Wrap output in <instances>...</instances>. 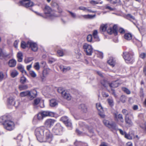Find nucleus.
Segmentation results:
<instances>
[{
  "instance_id": "ea45409f",
  "label": "nucleus",
  "mask_w": 146,
  "mask_h": 146,
  "mask_svg": "<svg viewBox=\"0 0 146 146\" xmlns=\"http://www.w3.org/2000/svg\"><path fill=\"white\" fill-rule=\"evenodd\" d=\"M65 124L68 127H71L72 124L70 121L68 119L65 123Z\"/></svg>"
},
{
  "instance_id": "8fccbe9b",
  "label": "nucleus",
  "mask_w": 146,
  "mask_h": 146,
  "mask_svg": "<svg viewBox=\"0 0 146 146\" xmlns=\"http://www.w3.org/2000/svg\"><path fill=\"white\" fill-rule=\"evenodd\" d=\"M103 122L106 126L108 127H109L110 123L108 121L105 119L103 121Z\"/></svg>"
},
{
  "instance_id": "f8f14e48",
  "label": "nucleus",
  "mask_w": 146,
  "mask_h": 146,
  "mask_svg": "<svg viewBox=\"0 0 146 146\" xmlns=\"http://www.w3.org/2000/svg\"><path fill=\"white\" fill-rule=\"evenodd\" d=\"M108 33L111 34L114 33L116 35H117V26L116 25H114L113 28H110L107 30Z\"/></svg>"
},
{
  "instance_id": "c85d7f7f",
  "label": "nucleus",
  "mask_w": 146,
  "mask_h": 146,
  "mask_svg": "<svg viewBox=\"0 0 146 146\" xmlns=\"http://www.w3.org/2000/svg\"><path fill=\"white\" fill-rule=\"evenodd\" d=\"M19 74L18 72L16 70H13L11 72V77L14 78L17 76Z\"/></svg>"
},
{
  "instance_id": "58836bf2",
  "label": "nucleus",
  "mask_w": 146,
  "mask_h": 146,
  "mask_svg": "<svg viewBox=\"0 0 146 146\" xmlns=\"http://www.w3.org/2000/svg\"><path fill=\"white\" fill-rule=\"evenodd\" d=\"M98 114L102 118L104 117L105 115L104 113L103 110H102L99 111Z\"/></svg>"
},
{
  "instance_id": "bf43d9fd",
  "label": "nucleus",
  "mask_w": 146,
  "mask_h": 146,
  "mask_svg": "<svg viewBox=\"0 0 146 146\" xmlns=\"http://www.w3.org/2000/svg\"><path fill=\"white\" fill-rule=\"evenodd\" d=\"M105 8L106 9H109L110 11H113V9L111 8L108 5H106L105 6Z\"/></svg>"
},
{
  "instance_id": "052dcab7",
  "label": "nucleus",
  "mask_w": 146,
  "mask_h": 146,
  "mask_svg": "<svg viewBox=\"0 0 146 146\" xmlns=\"http://www.w3.org/2000/svg\"><path fill=\"white\" fill-rule=\"evenodd\" d=\"M119 31L121 33H125L124 29L122 28H120L119 30Z\"/></svg>"
},
{
  "instance_id": "393cba45",
  "label": "nucleus",
  "mask_w": 146,
  "mask_h": 146,
  "mask_svg": "<svg viewBox=\"0 0 146 146\" xmlns=\"http://www.w3.org/2000/svg\"><path fill=\"white\" fill-rule=\"evenodd\" d=\"M29 94H30V91H27L25 92H21L20 93V96L21 97L28 96L29 98Z\"/></svg>"
},
{
  "instance_id": "de8ad7c7",
  "label": "nucleus",
  "mask_w": 146,
  "mask_h": 146,
  "mask_svg": "<svg viewBox=\"0 0 146 146\" xmlns=\"http://www.w3.org/2000/svg\"><path fill=\"white\" fill-rule=\"evenodd\" d=\"M96 106L97 109L99 111L103 110L102 107L100 103H97L96 104Z\"/></svg>"
},
{
  "instance_id": "cd10ccee",
  "label": "nucleus",
  "mask_w": 146,
  "mask_h": 146,
  "mask_svg": "<svg viewBox=\"0 0 146 146\" xmlns=\"http://www.w3.org/2000/svg\"><path fill=\"white\" fill-rule=\"evenodd\" d=\"M18 68L23 73H25V74L27 75L26 71L24 70V67L22 65L19 66L18 67Z\"/></svg>"
},
{
  "instance_id": "f704fd0d",
  "label": "nucleus",
  "mask_w": 146,
  "mask_h": 146,
  "mask_svg": "<svg viewBox=\"0 0 146 146\" xmlns=\"http://www.w3.org/2000/svg\"><path fill=\"white\" fill-rule=\"evenodd\" d=\"M33 59V57H26L25 59V62L26 63H28L31 61Z\"/></svg>"
},
{
  "instance_id": "680f3d73",
  "label": "nucleus",
  "mask_w": 146,
  "mask_h": 146,
  "mask_svg": "<svg viewBox=\"0 0 146 146\" xmlns=\"http://www.w3.org/2000/svg\"><path fill=\"white\" fill-rule=\"evenodd\" d=\"M79 9L80 10H82L83 11H86V8L83 6H80L79 7Z\"/></svg>"
},
{
  "instance_id": "b1692460",
  "label": "nucleus",
  "mask_w": 146,
  "mask_h": 146,
  "mask_svg": "<svg viewBox=\"0 0 146 146\" xmlns=\"http://www.w3.org/2000/svg\"><path fill=\"white\" fill-rule=\"evenodd\" d=\"M58 105V103L56 100L54 99H52L50 100V105L51 107H54Z\"/></svg>"
},
{
  "instance_id": "a211bd4d",
  "label": "nucleus",
  "mask_w": 146,
  "mask_h": 146,
  "mask_svg": "<svg viewBox=\"0 0 146 146\" xmlns=\"http://www.w3.org/2000/svg\"><path fill=\"white\" fill-rule=\"evenodd\" d=\"M93 36L94 38L96 41H98L100 40V39L98 35V32L97 30H94L93 33Z\"/></svg>"
},
{
  "instance_id": "a19ab883",
  "label": "nucleus",
  "mask_w": 146,
  "mask_h": 146,
  "mask_svg": "<svg viewBox=\"0 0 146 146\" xmlns=\"http://www.w3.org/2000/svg\"><path fill=\"white\" fill-rule=\"evenodd\" d=\"M70 66H64V68H63V70H62V71L63 72H66L67 71L70 70Z\"/></svg>"
},
{
  "instance_id": "6ab92c4d",
  "label": "nucleus",
  "mask_w": 146,
  "mask_h": 146,
  "mask_svg": "<svg viewBox=\"0 0 146 146\" xmlns=\"http://www.w3.org/2000/svg\"><path fill=\"white\" fill-rule=\"evenodd\" d=\"M16 64V61L13 59L9 60L8 63V65L10 67H15Z\"/></svg>"
},
{
  "instance_id": "5fc2aeb1",
  "label": "nucleus",
  "mask_w": 146,
  "mask_h": 146,
  "mask_svg": "<svg viewBox=\"0 0 146 146\" xmlns=\"http://www.w3.org/2000/svg\"><path fill=\"white\" fill-rule=\"evenodd\" d=\"M122 113L125 115V116H127L129 114L128 111L125 109H123L122 111Z\"/></svg>"
},
{
  "instance_id": "37998d69",
  "label": "nucleus",
  "mask_w": 146,
  "mask_h": 146,
  "mask_svg": "<svg viewBox=\"0 0 146 146\" xmlns=\"http://www.w3.org/2000/svg\"><path fill=\"white\" fill-rule=\"evenodd\" d=\"M87 40L88 42H91L92 39V36L91 34L89 35L87 37Z\"/></svg>"
},
{
  "instance_id": "f3484780",
  "label": "nucleus",
  "mask_w": 146,
  "mask_h": 146,
  "mask_svg": "<svg viewBox=\"0 0 146 146\" xmlns=\"http://www.w3.org/2000/svg\"><path fill=\"white\" fill-rule=\"evenodd\" d=\"M37 95L36 91L35 90H33L30 92V94H29V98L30 100H31L35 97Z\"/></svg>"
},
{
  "instance_id": "7ed1b4c3",
  "label": "nucleus",
  "mask_w": 146,
  "mask_h": 146,
  "mask_svg": "<svg viewBox=\"0 0 146 146\" xmlns=\"http://www.w3.org/2000/svg\"><path fill=\"white\" fill-rule=\"evenodd\" d=\"M44 12L45 16L43 15L41 13H39L36 12V13L39 15L46 18L52 19L53 17L56 16L53 14L50 8L48 6L46 5L45 6Z\"/></svg>"
},
{
  "instance_id": "4be33fe9",
  "label": "nucleus",
  "mask_w": 146,
  "mask_h": 146,
  "mask_svg": "<svg viewBox=\"0 0 146 146\" xmlns=\"http://www.w3.org/2000/svg\"><path fill=\"white\" fill-rule=\"evenodd\" d=\"M62 96L68 100H70L71 99L72 97L70 94L67 93L66 92L62 95Z\"/></svg>"
},
{
  "instance_id": "4d7b16f0",
  "label": "nucleus",
  "mask_w": 146,
  "mask_h": 146,
  "mask_svg": "<svg viewBox=\"0 0 146 146\" xmlns=\"http://www.w3.org/2000/svg\"><path fill=\"white\" fill-rule=\"evenodd\" d=\"M102 95L104 97H108L109 96L108 94L105 92H103L102 93Z\"/></svg>"
},
{
  "instance_id": "e433bc0d",
  "label": "nucleus",
  "mask_w": 146,
  "mask_h": 146,
  "mask_svg": "<svg viewBox=\"0 0 146 146\" xmlns=\"http://www.w3.org/2000/svg\"><path fill=\"white\" fill-rule=\"evenodd\" d=\"M34 67L36 70H39L40 68L39 63L38 62L35 63L34 65Z\"/></svg>"
},
{
  "instance_id": "9d476101",
  "label": "nucleus",
  "mask_w": 146,
  "mask_h": 146,
  "mask_svg": "<svg viewBox=\"0 0 146 146\" xmlns=\"http://www.w3.org/2000/svg\"><path fill=\"white\" fill-rule=\"evenodd\" d=\"M55 122V120L52 119H48L45 122L44 125L47 127H50L53 126Z\"/></svg>"
},
{
  "instance_id": "864d4df0",
  "label": "nucleus",
  "mask_w": 146,
  "mask_h": 146,
  "mask_svg": "<svg viewBox=\"0 0 146 146\" xmlns=\"http://www.w3.org/2000/svg\"><path fill=\"white\" fill-rule=\"evenodd\" d=\"M68 12L70 13L72 18H76V15L75 13L70 11H68Z\"/></svg>"
},
{
  "instance_id": "4468645a",
  "label": "nucleus",
  "mask_w": 146,
  "mask_h": 146,
  "mask_svg": "<svg viewBox=\"0 0 146 146\" xmlns=\"http://www.w3.org/2000/svg\"><path fill=\"white\" fill-rule=\"evenodd\" d=\"M7 103L9 105L14 106L16 107L17 106L15 105V102L12 97H10L8 99Z\"/></svg>"
},
{
  "instance_id": "f03ea898",
  "label": "nucleus",
  "mask_w": 146,
  "mask_h": 146,
  "mask_svg": "<svg viewBox=\"0 0 146 146\" xmlns=\"http://www.w3.org/2000/svg\"><path fill=\"white\" fill-rule=\"evenodd\" d=\"M0 123L3 124L4 128L8 130L11 131L14 129V123L10 120L7 116L5 115L0 117Z\"/></svg>"
},
{
  "instance_id": "0eeeda50",
  "label": "nucleus",
  "mask_w": 146,
  "mask_h": 146,
  "mask_svg": "<svg viewBox=\"0 0 146 146\" xmlns=\"http://www.w3.org/2000/svg\"><path fill=\"white\" fill-rule=\"evenodd\" d=\"M123 57L127 63H131L133 60L132 55L128 52H124Z\"/></svg>"
},
{
  "instance_id": "72a5a7b5",
  "label": "nucleus",
  "mask_w": 146,
  "mask_h": 146,
  "mask_svg": "<svg viewBox=\"0 0 146 146\" xmlns=\"http://www.w3.org/2000/svg\"><path fill=\"white\" fill-rule=\"evenodd\" d=\"M122 90L125 93L127 94H131L130 91L128 88L125 87L122 88Z\"/></svg>"
},
{
  "instance_id": "dca6fc26",
  "label": "nucleus",
  "mask_w": 146,
  "mask_h": 146,
  "mask_svg": "<svg viewBox=\"0 0 146 146\" xmlns=\"http://www.w3.org/2000/svg\"><path fill=\"white\" fill-rule=\"evenodd\" d=\"M125 122L127 124H128L129 127L133 125V122L128 116H125Z\"/></svg>"
},
{
  "instance_id": "3c124183",
  "label": "nucleus",
  "mask_w": 146,
  "mask_h": 146,
  "mask_svg": "<svg viewBox=\"0 0 146 146\" xmlns=\"http://www.w3.org/2000/svg\"><path fill=\"white\" fill-rule=\"evenodd\" d=\"M57 53L60 56H62L64 55L63 51L62 50H58Z\"/></svg>"
},
{
  "instance_id": "4c0bfd02",
  "label": "nucleus",
  "mask_w": 146,
  "mask_h": 146,
  "mask_svg": "<svg viewBox=\"0 0 146 146\" xmlns=\"http://www.w3.org/2000/svg\"><path fill=\"white\" fill-rule=\"evenodd\" d=\"M125 138L131 140L132 139V136L130 134H127L125 132Z\"/></svg>"
},
{
  "instance_id": "a878e982",
  "label": "nucleus",
  "mask_w": 146,
  "mask_h": 146,
  "mask_svg": "<svg viewBox=\"0 0 146 146\" xmlns=\"http://www.w3.org/2000/svg\"><path fill=\"white\" fill-rule=\"evenodd\" d=\"M109 127L115 130H117L118 129L117 125L114 122H112L110 123Z\"/></svg>"
},
{
  "instance_id": "ddd939ff",
  "label": "nucleus",
  "mask_w": 146,
  "mask_h": 146,
  "mask_svg": "<svg viewBox=\"0 0 146 146\" xmlns=\"http://www.w3.org/2000/svg\"><path fill=\"white\" fill-rule=\"evenodd\" d=\"M44 118L47 116H53L55 113L49 111H43L41 112Z\"/></svg>"
},
{
  "instance_id": "1a4fd4ad",
  "label": "nucleus",
  "mask_w": 146,
  "mask_h": 146,
  "mask_svg": "<svg viewBox=\"0 0 146 146\" xmlns=\"http://www.w3.org/2000/svg\"><path fill=\"white\" fill-rule=\"evenodd\" d=\"M28 44H29V47L31 48L33 51L36 52L37 50V45L36 43L31 41H29Z\"/></svg>"
},
{
  "instance_id": "774afa93",
  "label": "nucleus",
  "mask_w": 146,
  "mask_h": 146,
  "mask_svg": "<svg viewBox=\"0 0 146 146\" xmlns=\"http://www.w3.org/2000/svg\"><path fill=\"white\" fill-rule=\"evenodd\" d=\"M90 3L93 5L96 4L98 3L97 1L94 0H91L90 1Z\"/></svg>"
},
{
  "instance_id": "603ef678",
  "label": "nucleus",
  "mask_w": 146,
  "mask_h": 146,
  "mask_svg": "<svg viewBox=\"0 0 146 146\" xmlns=\"http://www.w3.org/2000/svg\"><path fill=\"white\" fill-rule=\"evenodd\" d=\"M61 120L63 121V122L65 123L66 122L68 119V117L66 116H64L62 117L61 118Z\"/></svg>"
},
{
  "instance_id": "39448f33",
  "label": "nucleus",
  "mask_w": 146,
  "mask_h": 146,
  "mask_svg": "<svg viewBox=\"0 0 146 146\" xmlns=\"http://www.w3.org/2000/svg\"><path fill=\"white\" fill-rule=\"evenodd\" d=\"M101 84L105 87H107L109 85L111 88L117 87L119 85L118 80L112 82L110 84L106 81H104L101 82Z\"/></svg>"
},
{
  "instance_id": "69168bd1",
  "label": "nucleus",
  "mask_w": 146,
  "mask_h": 146,
  "mask_svg": "<svg viewBox=\"0 0 146 146\" xmlns=\"http://www.w3.org/2000/svg\"><path fill=\"white\" fill-rule=\"evenodd\" d=\"M120 0H111V3H116L119 2Z\"/></svg>"
},
{
  "instance_id": "6e6d98bb",
  "label": "nucleus",
  "mask_w": 146,
  "mask_h": 146,
  "mask_svg": "<svg viewBox=\"0 0 146 146\" xmlns=\"http://www.w3.org/2000/svg\"><path fill=\"white\" fill-rule=\"evenodd\" d=\"M49 70V69H46L44 70L43 71V75H46L48 74Z\"/></svg>"
},
{
  "instance_id": "a18cd8bd",
  "label": "nucleus",
  "mask_w": 146,
  "mask_h": 146,
  "mask_svg": "<svg viewBox=\"0 0 146 146\" xmlns=\"http://www.w3.org/2000/svg\"><path fill=\"white\" fill-rule=\"evenodd\" d=\"M107 29L106 25H102L100 27V29L103 31H105Z\"/></svg>"
},
{
  "instance_id": "f257e3e1",
  "label": "nucleus",
  "mask_w": 146,
  "mask_h": 146,
  "mask_svg": "<svg viewBox=\"0 0 146 146\" xmlns=\"http://www.w3.org/2000/svg\"><path fill=\"white\" fill-rule=\"evenodd\" d=\"M35 135L37 139L40 142L50 143L52 139V134L44 126L37 128L35 130Z\"/></svg>"
},
{
  "instance_id": "49530a36",
  "label": "nucleus",
  "mask_w": 146,
  "mask_h": 146,
  "mask_svg": "<svg viewBox=\"0 0 146 146\" xmlns=\"http://www.w3.org/2000/svg\"><path fill=\"white\" fill-rule=\"evenodd\" d=\"M40 101V99L39 98H37L35 99L34 100V105H37L39 103Z\"/></svg>"
},
{
  "instance_id": "13d9d810",
  "label": "nucleus",
  "mask_w": 146,
  "mask_h": 146,
  "mask_svg": "<svg viewBox=\"0 0 146 146\" xmlns=\"http://www.w3.org/2000/svg\"><path fill=\"white\" fill-rule=\"evenodd\" d=\"M96 17V15H88V19H92Z\"/></svg>"
},
{
  "instance_id": "5701e85b",
  "label": "nucleus",
  "mask_w": 146,
  "mask_h": 146,
  "mask_svg": "<svg viewBox=\"0 0 146 146\" xmlns=\"http://www.w3.org/2000/svg\"><path fill=\"white\" fill-rule=\"evenodd\" d=\"M23 54L21 52H18L17 54V57L18 62H21L22 61L23 59Z\"/></svg>"
},
{
  "instance_id": "c9c22d12",
  "label": "nucleus",
  "mask_w": 146,
  "mask_h": 146,
  "mask_svg": "<svg viewBox=\"0 0 146 146\" xmlns=\"http://www.w3.org/2000/svg\"><path fill=\"white\" fill-rule=\"evenodd\" d=\"M57 91L59 93L61 94L62 96L65 92L64 89L61 87L58 88Z\"/></svg>"
},
{
  "instance_id": "423d86ee",
  "label": "nucleus",
  "mask_w": 146,
  "mask_h": 146,
  "mask_svg": "<svg viewBox=\"0 0 146 146\" xmlns=\"http://www.w3.org/2000/svg\"><path fill=\"white\" fill-rule=\"evenodd\" d=\"M19 5L20 6H23L26 7L33 6L34 3L33 2L31 1V0H22L20 1Z\"/></svg>"
},
{
  "instance_id": "c756f323",
  "label": "nucleus",
  "mask_w": 146,
  "mask_h": 146,
  "mask_svg": "<svg viewBox=\"0 0 146 146\" xmlns=\"http://www.w3.org/2000/svg\"><path fill=\"white\" fill-rule=\"evenodd\" d=\"M79 108L81 109L84 112H86L87 111V108L84 104H81L80 105Z\"/></svg>"
},
{
  "instance_id": "aec40b11",
  "label": "nucleus",
  "mask_w": 146,
  "mask_h": 146,
  "mask_svg": "<svg viewBox=\"0 0 146 146\" xmlns=\"http://www.w3.org/2000/svg\"><path fill=\"white\" fill-rule=\"evenodd\" d=\"M108 62L110 65L113 67L115 66V60L112 57L110 58L109 60L108 61Z\"/></svg>"
},
{
  "instance_id": "bb28decb",
  "label": "nucleus",
  "mask_w": 146,
  "mask_h": 146,
  "mask_svg": "<svg viewBox=\"0 0 146 146\" xmlns=\"http://www.w3.org/2000/svg\"><path fill=\"white\" fill-rule=\"evenodd\" d=\"M28 86L27 85L21 84L19 86V88L21 91L27 89Z\"/></svg>"
},
{
  "instance_id": "2eb2a0df",
  "label": "nucleus",
  "mask_w": 146,
  "mask_h": 146,
  "mask_svg": "<svg viewBox=\"0 0 146 146\" xmlns=\"http://www.w3.org/2000/svg\"><path fill=\"white\" fill-rule=\"evenodd\" d=\"M9 54L3 51L0 48V58L2 59L5 57H7Z\"/></svg>"
},
{
  "instance_id": "79ce46f5",
  "label": "nucleus",
  "mask_w": 146,
  "mask_h": 146,
  "mask_svg": "<svg viewBox=\"0 0 146 146\" xmlns=\"http://www.w3.org/2000/svg\"><path fill=\"white\" fill-rule=\"evenodd\" d=\"M26 80L27 79L25 77H22L20 79V82L22 84H24L26 82Z\"/></svg>"
},
{
  "instance_id": "338daca9",
  "label": "nucleus",
  "mask_w": 146,
  "mask_h": 146,
  "mask_svg": "<svg viewBox=\"0 0 146 146\" xmlns=\"http://www.w3.org/2000/svg\"><path fill=\"white\" fill-rule=\"evenodd\" d=\"M127 17L133 20H135V18L132 15L130 14H128L127 16Z\"/></svg>"
},
{
  "instance_id": "e2e57ef3",
  "label": "nucleus",
  "mask_w": 146,
  "mask_h": 146,
  "mask_svg": "<svg viewBox=\"0 0 146 146\" xmlns=\"http://www.w3.org/2000/svg\"><path fill=\"white\" fill-rule=\"evenodd\" d=\"M146 56V54L145 53H141V54L140 57L141 58L143 59Z\"/></svg>"
},
{
  "instance_id": "9b49d317",
  "label": "nucleus",
  "mask_w": 146,
  "mask_h": 146,
  "mask_svg": "<svg viewBox=\"0 0 146 146\" xmlns=\"http://www.w3.org/2000/svg\"><path fill=\"white\" fill-rule=\"evenodd\" d=\"M114 117L116 121H119L122 123L124 122L123 117L122 114H118L117 112H115L113 114Z\"/></svg>"
},
{
  "instance_id": "6e6552de",
  "label": "nucleus",
  "mask_w": 146,
  "mask_h": 146,
  "mask_svg": "<svg viewBox=\"0 0 146 146\" xmlns=\"http://www.w3.org/2000/svg\"><path fill=\"white\" fill-rule=\"evenodd\" d=\"M83 48L87 55H91L93 48L91 45L87 43H85L83 46Z\"/></svg>"
},
{
  "instance_id": "2f4dec72",
  "label": "nucleus",
  "mask_w": 146,
  "mask_h": 146,
  "mask_svg": "<svg viewBox=\"0 0 146 146\" xmlns=\"http://www.w3.org/2000/svg\"><path fill=\"white\" fill-rule=\"evenodd\" d=\"M37 119L39 121L42 120L44 118L41 112L37 114Z\"/></svg>"
},
{
  "instance_id": "c03bdc74",
  "label": "nucleus",
  "mask_w": 146,
  "mask_h": 146,
  "mask_svg": "<svg viewBox=\"0 0 146 146\" xmlns=\"http://www.w3.org/2000/svg\"><path fill=\"white\" fill-rule=\"evenodd\" d=\"M29 74L30 75L33 77L35 78L36 76V74L34 71H30L29 72Z\"/></svg>"
},
{
  "instance_id": "0e129e2a",
  "label": "nucleus",
  "mask_w": 146,
  "mask_h": 146,
  "mask_svg": "<svg viewBox=\"0 0 146 146\" xmlns=\"http://www.w3.org/2000/svg\"><path fill=\"white\" fill-rule=\"evenodd\" d=\"M140 127L144 130V131L146 133V125H145L144 126H140Z\"/></svg>"
},
{
  "instance_id": "20e7f679",
  "label": "nucleus",
  "mask_w": 146,
  "mask_h": 146,
  "mask_svg": "<svg viewBox=\"0 0 146 146\" xmlns=\"http://www.w3.org/2000/svg\"><path fill=\"white\" fill-rule=\"evenodd\" d=\"M62 127L60 124L58 123L52 129V131L56 135H60L62 133Z\"/></svg>"
},
{
  "instance_id": "09e8293b",
  "label": "nucleus",
  "mask_w": 146,
  "mask_h": 146,
  "mask_svg": "<svg viewBox=\"0 0 146 146\" xmlns=\"http://www.w3.org/2000/svg\"><path fill=\"white\" fill-rule=\"evenodd\" d=\"M120 99L121 100V101L123 103H124L125 102L126 100V98L125 96H122L120 98Z\"/></svg>"
},
{
  "instance_id": "473e14b6",
  "label": "nucleus",
  "mask_w": 146,
  "mask_h": 146,
  "mask_svg": "<svg viewBox=\"0 0 146 146\" xmlns=\"http://www.w3.org/2000/svg\"><path fill=\"white\" fill-rule=\"evenodd\" d=\"M107 101L108 104L111 106H113V101L112 98H110L108 99H107Z\"/></svg>"
},
{
  "instance_id": "7c9ffc66",
  "label": "nucleus",
  "mask_w": 146,
  "mask_h": 146,
  "mask_svg": "<svg viewBox=\"0 0 146 146\" xmlns=\"http://www.w3.org/2000/svg\"><path fill=\"white\" fill-rule=\"evenodd\" d=\"M21 46L23 48H25L26 47H29V44H28V41L27 43L24 42L22 41L21 42Z\"/></svg>"
},
{
  "instance_id": "412c9836",
  "label": "nucleus",
  "mask_w": 146,
  "mask_h": 146,
  "mask_svg": "<svg viewBox=\"0 0 146 146\" xmlns=\"http://www.w3.org/2000/svg\"><path fill=\"white\" fill-rule=\"evenodd\" d=\"M132 36L131 34L130 33H125L124 35V38L128 40H130L132 39Z\"/></svg>"
}]
</instances>
